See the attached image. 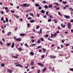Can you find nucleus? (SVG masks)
Returning <instances> with one entry per match:
<instances>
[{
    "label": "nucleus",
    "instance_id": "obj_9",
    "mask_svg": "<svg viewBox=\"0 0 73 73\" xmlns=\"http://www.w3.org/2000/svg\"><path fill=\"white\" fill-rule=\"evenodd\" d=\"M16 66H19L20 67H21L22 68H23V66H21V65L20 64H17L16 65Z\"/></svg>",
    "mask_w": 73,
    "mask_h": 73
},
{
    "label": "nucleus",
    "instance_id": "obj_59",
    "mask_svg": "<svg viewBox=\"0 0 73 73\" xmlns=\"http://www.w3.org/2000/svg\"><path fill=\"white\" fill-rule=\"evenodd\" d=\"M60 9V7H58L56 9V10H58V9Z\"/></svg>",
    "mask_w": 73,
    "mask_h": 73
},
{
    "label": "nucleus",
    "instance_id": "obj_50",
    "mask_svg": "<svg viewBox=\"0 0 73 73\" xmlns=\"http://www.w3.org/2000/svg\"><path fill=\"white\" fill-rule=\"evenodd\" d=\"M32 19V18L31 17H29L28 18V20H31Z\"/></svg>",
    "mask_w": 73,
    "mask_h": 73
},
{
    "label": "nucleus",
    "instance_id": "obj_39",
    "mask_svg": "<svg viewBox=\"0 0 73 73\" xmlns=\"http://www.w3.org/2000/svg\"><path fill=\"white\" fill-rule=\"evenodd\" d=\"M49 17L50 18H51V19H53V16H52V15H49Z\"/></svg>",
    "mask_w": 73,
    "mask_h": 73
},
{
    "label": "nucleus",
    "instance_id": "obj_30",
    "mask_svg": "<svg viewBox=\"0 0 73 73\" xmlns=\"http://www.w3.org/2000/svg\"><path fill=\"white\" fill-rule=\"evenodd\" d=\"M21 7H25V3H24V4H22L21 5Z\"/></svg>",
    "mask_w": 73,
    "mask_h": 73
},
{
    "label": "nucleus",
    "instance_id": "obj_56",
    "mask_svg": "<svg viewBox=\"0 0 73 73\" xmlns=\"http://www.w3.org/2000/svg\"><path fill=\"white\" fill-rule=\"evenodd\" d=\"M54 37H55L57 35V33H55V34H54Z\"/></svg>",
    "mask_w": 73,
    "mask_h": 73
},
{
    "label": "nucleus",
    "instance_id": "obj_49",
    "mask_svg": "<svg viewBox=\"0 0 73 73\" xmlns=\"http://www.w3.org/2000/svg\"><path fill=\"white\" fill-rule=\"evenodd\" d=\"M70 45V44L68 43V44H66V46H69Z\"/></svg>",
    "mask_w": 73,
    "mask_h": 73
},
{
    "label": "nucleus",
    "instance_id": "obj_7",
    "mask_svg": "<svg viewBox=\"0 0 73 73\" xmlns=\"http://www.w3.org/2000/svg\"><path fill=\"white\" fill-rule=\"evenodd\" d=\"M61 26L63 28H65V25H63V24H61Z\"/></svg>",
    "mask_w": 73,
    "mask_h": 73
},
{
    "label": "nucleus",
    "instance_id": "obj_22",
    "mask_svg": "<svg viewBox=\"0 0 73 73\" xmlns=\"http://www.w3.org/2000/svg\"><path fill=\"white\" fill-rule=\"evenodd\" d=\"M20 36H25V34L21 33L20 34Z\"/></svg>",
    "mask_w": 73,
    "mask_h": 73
},
{
    "label": "nucleus",
    "instance_id": "obj_13",
    "mask_svg": "<svg viewBox=\"0 0 73 73\" xmlns=\"http://www.w3.org/2000/svg\"><path fill=\"white\" fill-rule=\"evenodd\" d=\"M46 68H44L43 69V70L42 71V72L44 73V71H46Z\"/></svg>",
    "mask_w": 73,
    "mask_h": 73
},
{
    "label": "nucleus",
    "instance_id": "obj_20",
    "mask_svg": "<svg viewBox=\"0 0 73 73\" xmlns=\"http://www.w3.org/2000/svg\"><path fill=\"white\" fill-rule=\"evenodd\" d=\"M41 13H44L45 12V11L42 10L41 11Z\"/></svg>",
    "mask_w": 73,
    "mask_h": 73
},
{
    "label": "nucleus",
    "instance_id": "obj_42",
    "mask_svg": "<svg viewBox=\"0 0 73 73\" xmlns=\"http://www.w3.org/2000/svg\"><path fill=\"white\" fill-rule=\"evenodd\" d=\"M38 9L39 10H41V9H42V7H40L38 8Z\"/></svg>",
    "mask_w": 73,
    "mask_h": 73
},
{
    "label": "nucleus",
    "instance_id": "obj_45",
    "mask_svg": "<svg viewBox=\"0 0 73 73\" xmlns=\"http://www.w3.org/2000/svg\"><path fill=\"white\" fill-rule=\"evenodd\" d=\"M44 57H45V56H44V55H42V56H41V58H44Z\"/></svg>",
    "mask_w": 73,
    "mask_h": 73
},
{
    "label": "nucleus",
    "instance_id": "obj_29",
    "mask_svg": "<svg viewBox=\"0 0 73 73\" xmlns=\"http://www.w3.org/2000/svg\"><path fill=\"white\" fill-rule=\"evenodd\" d=\"M6 22L8 23V18L6 17Z\"/></svg>",
    "mask_w": 73,
    "mask_h": 73
},
{
    "label": "nucleus",
    "instance_id": "obj_51",
    "mask_svg": "<svg viewBox=\"0 0 73 73\" xmlns=\"http://www.w3.org/2000/svg\"><path fill=\"white\" fill-rule=\"evenodd\" d=\"M1 13H2V14L3 15L4 13V11H1Z\"/></svg>",
    "mask_w": 73,
    "mask_h": 73
},
{
    "label": "nucleus",
    "instance_id": "obj_24",
    "mask_svg": "<svg viewBox=\"0 0 73 73\" xmlns=\"http://www.w3.org/2000/svg\"><path fill=\"white\" fill-rule=\"evenodd\" d=\"M30 54H31V56H33L34 55V53L33 52H30Z\"/></svg>",
    "mask_w": 73,
    "mask_h": 73
},
{
    "label": "nucleus",
    "instance_id": "obj_33",
    "mask_svg": "<svg viewBox=\"0 0 73 73\" xmlns=\"http://www.w3.org/2000/svg\"><path fill=\"white\" fill-rule=\"evenodd\" d=\"M1 66H2V67H4V66H5V64L4 63H2L1 64Z\"/></svg>",
    "mask_w": 73,
    "mask_h": 73
},
{
    "label": "nucleus",
    "instance_id": "obj_61",
    "mask_svg": "<svg viewBox=\"0 0 73 73\" xmlns=\"http://www.w3.org/2000/svg\"><path fill=\"white\" fill-rule=\"evenodd\" d=\"M69 9H71V10H72V11H73V8H69Z\"/></svg>",
    "mask_w": 73,
    "mask_h": 73
},
{
    "label": "nucleus",
    "instance_id": "obj_43",
    "mask_svg": "<svg viewBox=\"0 0 73 73\" xmlns=\"http://www.w3.org/2000/svg\"><path fill=\"white\" fill-rule=\"evenodd\" d=\"M19 50L20 52H21L22 50V48L21 47H19Z\"/></svg>",
    "mask_w": 73,
    "mask_h": 73
},
{
    "label": "nucleus",
    "instance_id": "obj_48",
    "mask_svg": "<svg viewBox=\"0 0 73 73\" xmlns=\"http://www.w3.org/2000/svg\"><path fill=\"white\" fill-rule=\"evenodd\" d=\"M54 23H57V21L56 19H55L54 20Z\"/></svg>",
    "mask_w": 73,
    "mask_h": 73
},
{
    "label": "nucleus",
    "instance_id": "obj_55",
    "mask_svg": "<svg viewBox=\"0 0 73 73\" xmlns=\"http://www.w3.org/2000/svg\"><path fill=\"white\" fill-rule=\"evenodd\" d=\"M6 12L7 13H8L9 12V10H6Z\"/></svg>",
    "mask_w": 73,
    "mask_h": 73
},
{
    "label": "nucleus",
    "instance_id": "obj_37",
    "mask_svg": "<svg viewBox=\"0 0 73 73\" xmlns=\"http://www.w3.org/2000/svg\"><path fill=\"white\" fill-rule=\"evenodd\" d=\"M48 22H50L51 21H52V19H48Z\"/></svg>",
    "mask_w": 73,
    "mask_h": 73
},
{
    "label": "nucleus",
    "instance_id": "obj_23",
    "mask_svg": "<svg viewBox=\"0 0 73 73\" xmlns=\"http://www.w3.org/2000/svg\"><path fill=\"white\" fill-rule=\"evenodd\" d=\"M41 47V46H38L36 48V49H39V48H40Z\"/></svg>",
    "mask_w": 73,
    "mask_h": 73
},
{
    "label": "nucleus",
    "instance_id": "obj_46",
    "mask_svg": "<svg viewBox=\"0 0 73 73\" xmlns=\"http://www.w3.org/2000/svg\"><path fill=\"white\" fill-rule=\"evenodd\" d=\"M19 46V44H17L16 46V48H18V46Z\"/></svg>",
    "mask_w": 73,
    "mask_h": 73
},
{
    "label": "nucleus",
    "instance_id": "obj_58",
    "mask_svg": "<svg viewBox=\"0 0 73 73\" xmlns=\"http://www.w3.org/2000/svg\"><path fill=\"white\" fill-rule=\"evenodd\" d=\"M42 3H46V1H42Z\"/></svg>",
    "mask_w": 73,
    "mask_h": 73
},
{
    "label": "nucleus",
    "instance_id": "obj_53",
    "mask_svg": "<svg viewBox=\"0 0 73 73\" xmlns=\"http://www.w3.org/2000/svg\"><path fill=\"white\" fill-rule=\"evenodd\" d=\"M31 41L33 43L34 42H35V40H34L33 39L31 40Z\"/></svg>",
    "mask_w": 73,
    "mask_h": 73
},
{
    "label": "nucleus",
    "instance_id": "obj_34",
    "mask_svg": "<svg viewBox=\"0 0 73 73\" xmlns=\"http://www.w3.org/2000/svg\"><path fill=\"white\" fill-rule=\"evenodd\" d=\"M37 42L38 44H40L41 42V41H40V40H38L37 41Z\"/></svg>",
    "mask_w": 73,
    "mask_h": 73
},
{
    "label": "nucleus",
    "instance_id": "obj_52",
    "mask_svg": "<svg viewBox=\"0 0 73 73\" xmlns=\"http://www.w3.org/2000/svg\"><path fill=\"white\" fill-rule=\"evenodd\" d=\"M40 28V26H38L36 27V29H38V28Z\"/></svg>",
    "mask_w": 73,
    "mask_h": 73
},
{
    "label": "nucleus",
    "instance_id": "obj_47",
    "mask_svg": "<svg viewBox=\"0 0 73 73\" xmlns=\"http://www.w3.org/2000/svg\"><path fill=\"white\" fill-rule=\"evenodd\" d=\"M11 12L12 13H15V11H13V10H11Z\"/></svg>",
    "mask_w": 73,
    "mask_h": 73
},
{
    "label": "nucleus",
    "instance_id": "obj_60",
    "mask_svg": "<svg viewBox=\"0 0 73 73\" xmlns=\"http://www.w3.org/2000/svg\"><path fill=\"white\" fill-rule=\"evenodd\" d=\"M40 70H38V73H40Z\"/></svg>",
    "mask_w": 73,
    "mask_h": 73
},
{
    "label": "nucleus",
    "instance_id": "obj_27",
    "mask_svg": "<svg viewBox=\"0 0 73 73\" xmlns=\"http://www.w3.org/2000/svg\"><path fill=\"white\" fill-rule=\"evenodd\" d=\"M11 45V43H7V46H10Z\"/></svg>",
    "mask_w": 73,
    "mask_h": 73
},
{
    "label": "nucleus",
    "instance_id": "obj_18",
    "mask_svg": "<svg viewBox=\"0 0 73 73\" xmlns=\"http://www.w3.org/2000/svg\"><path fill=\"white\" fill-rule=\"evenodd\" d=\"M29 15L30 16H33V17H34V15L32 13H31L29 14Z\"/></svg>",
    "mask_w": 73,
    "mask_h": 73
},
{
    "label": "nucleus",
    "instance_id": "obj_26",
    "mask_svg": "<svg viewBox=\"0 0 73 73\" xmlns=\"http://www.w3.org/2000/svg\"><path fill=\"white\" fill-rule=\"evenodd\" d=\"M35 20H31L30 21V22L31 23H34V22H35Z\"/></svg>",
    "mask_w": 73,
    "mask_h": 73
},
{
    "label": "nucleus",
    "instance_id": "obj_62",
    "mask_svg": "<svg viewBox=\"0 0 73 73\" xmlns=\"http://www.w3.org/2000/svg\"><path fill=\"white\" fill-rule=\"evenodd\" d=\"M27 25H28V27H29L30 26V24L29 23H27Z\"/></svg>",
    "mask_w": 73,
    "mask_h": 73
},
{
    "label": "nucleus",
    "instance_id": "obj_17",
    "mask_svg": "<svg viewBox=\"0 0 73 73\" xmlns=\"http://www.w3.org/2000/svg\"><path fill=\"white\" fill-rule=\"evenodd\" d=\"M44 37H45V38H46V37H49V35L47 34L45 35H44Z\"/></svg>",
    "mask_w": 73,
    "mask_h": 73
},
{
    "label": "nucleus",
    "instance_id": "obj_44",
    "mask_svg": "<svg viewBox=\"0 0 73 73\" xmlns=\"http://www.w3.org/2000/svg\"><path fill=\"white\" fill-rule=\"evenodd\" d=\"M1 21H4V17H2V18H1Z\"/></svg>",
    "mask_w": 73,
    "mask_h": 73
},
{
    "label": "nucleus",
    "instance_id": "obj_41",
    "mask_svg": "<svg viewBox=\"0 0 73 73\" xmlns=\"http://www.w3.org/2000/svg\"><path fill=\"white\" fill-rule=\"evenodd\" d=\"M36 16L38 17H40V15L39 14H37Z\"/></svg>",
    "mask_w": 73,
    "mask_h": 73
},
{
    "label": "nucleus",
    "instance_id": "obj_6",
    "mask_svg": "<svg viewBox=\"0 0 73 73\" xmlns=\"http://www.w3.org/2000/svg\"><path fill=\"white\" fill-rule=\"evenodd\" d=\"M42 29H40V32L38 31L37 32L38 33V34H39V35H40V34H41V33H42Z\"/></svg>",
    "mask_w": 73,
    "mask_h": 73
},
{
    "label": "nucleus",
    "instance_id": "obj_3",
    "mask_svg": "<svg viewBox=\"0 0 73 73\" xmlns=\"http://www.w3.org/2000/svg\"><path fill=\"white\" fill-rule=\"evenodd\" d=\"M64 17H65V18H66V19H70V17L69 16L66 15H64Z\"/></svg>",
    "mask_w": 73,
    "mask_h": 73
},
{
    "label": "nucleus",
    "instance_id": "obj_25",
    "mask_svg": "<svg viewBox=\"0 0 73 73\" xmlns=\"http://www.w3.org/2000/svg\"><path fill=\"white\" fill-rule=\"evenodd\" d=\"M44 8H46V9H48V6H47L46 5H44Z\"/></svg>",
    "mask_w": 73,
    "mask_h": 73
},
{
    "label": "nucleus",
    "instance_id": "obj_2",
    "mask_svg": "<svg viewBox=\"0 0 73 73\" xmlns=\"http://www.w3.org/2000/svg\"><path fill=\"white\" fill-rule=\"evenodd\" d=\"M38 64L40 66H41V67H44V65L43 64L40 63H38Z\"/></svg>",
    "mask_w": 73,
    "mask_h": 73
},
{
    "label": "nucleus",
    "instance_id": "obj_10",
    "mask_svg": "<svg viewBox=\"0 0 73 73\" xmlns=\"http://www.w3.org/2000/svg\"><path fill=\"white\" fill-rule=\"evenodd\" d=\"M25 7H29L30 6V5L29 4H27V3H25Z\"/></svg>",
    "mask_w": 73,
    "mask_h": 73
},
{
    "label": "nucleus",
    "instance_id": "obj_5",
    "mask_svg": "<svg viewBox=\"0 0 73 73\" xmlns=\"http://www.w3.org/2000/svg\"><path fill=\"white\" fill-rule=\"evenodd\" d=\"M15 40L17 41H21V38H16L15 39Z\"/></svg>",
    "mask_w": 73,
    "mask_h": 73
},
{
    "label": "nucleus",
    "instance_id": "obj_21",
    "mask_svg": "<svg viewBox=\"0 0 73 73\" xmlns=\"http://www.w3.org/2000/svg\"><path fill=\"white\" fill-rule=\"evenodd\" d=\"M54 4L56 5H57L58 6H59V5H60L58 3L55 2L54 3Z\"/></svg>",
    "mask_w": 73,
    "mask_h": 73
},
{
    "label": "nucleus",
    "instance_id": "obj_40",
    "mask_svg": "<svg viewBox=\"0 0 73 73\" xmlns=\"http://www.w3.org/2000/svg\"><path fill=\"white\" fill-rule=\"evenodd\" d=\"M54 36V35L53 34H51V38H53V37Z\"/></svg>",
    "mask_w": 73,
    "mask_h": 73
},
{
    "label": "nucleus",
    "instance_id": "obj_1",
    "mask_svg": "<svg viewBox=\"0 0 73 73\" xmlns=\"http://www.w3.org/2000/svg\"><path fill=\"white\" fill-rule=\"evenodd\" d=\"M67 26L68 28L69 29H70L72 28V25L70 23H67Z\"/></svg>",
    "mask_w": 73,
    "mask_h": 73
},
{
    "label": "nucleus",
    "instance_id": "obj_64",
    "mask_svg": "<svg viewBox=\"0 0 73 73\" xmlns=\"http://www.w3.org/2000/svg\"><path fill=\"white\" fill-rule=\"evenodd\" d=\"M70 22L71 23H73V19H72L71 21H70Z\"/></svg>",
    "mask_w": 73,
    "mask_h": 73
},
{
    "label": "nucleus",
    "instance_id": "obj_15",
    "mask_svg": "<svg viewBox=\"0 0 73 73\" xmlns=\"http://www.w3.org/2000/svg\"><path fill=\"white\" fill-rule=\"evenodd\" d=\"M40 40L42 41H44V39L43 37H42L40 38Z\"/></svg>",
    "mask_w": 73,
    "mask_h": 73
},
{
    "label": "nucleus",
    "instance_id": "obj_28",
    "mask_svg": "<svg viewBox=\"0 0 73 73\" xmlns=\"http://www.w3.org/2000/svg\"><path fill=\"white\" fill-rule=\"evenodd\" d=\"M12 34V33L11 32H9L7 33V35L8 36H9L10 35H11Z\"/></svg>",
    "mask_w": 73,
    "mask_h": 73
},
{
    "label": "nucleus",
    "instance_id": "obj_14",
    "mask_svg": "<svg viewBox=\"0 0 73 73\" xmlns=\"http://www.w3.org/2000/svg\"><path fill=\"white\" fill-rule=\"evenodd\" d=\"M33 64H34V62L33 61H32L31 63V66H32V65H33Z\"/></svg>",
    "mask_w": 73,
    "mask_h": 73
},
{
    "label": "nucleus",
    "instance_id": "obj_38",
    "mask_svg": "<svg viewBox=\"0 0 73 73\" xmlns=\"http://www.w3.org/2000/svg\"><path fill=\"white\" fill-rule=\"evenodd\" d=\"M58 13L59 15H60V16H61V17H62V14H61V13H60V12H58Z\"/></svg>",
    "mask_w": 73,
    "mask_h": 73
},
{
    "label": "nucleus",
    "instance_id": "obj_8",
    "mask_svg": "<svg viewBox=\"0 0 73 73\" xmlns=\"http://www.w3.org/2000/svg\"><path fill=\"white\" fill-rule=\"evenodd\" d=\"M52 57L51 59H53V58H56V56H52V55L50 56V58Z\"/></svg>",
    "mask_w": 73,
    "mask_h": 73
},
{
    "label": "nucleus",
    "instance_id": "obj_54",
    "mask_svg": "<svg viewBox=\"0 0 73 73\" xmlns=\"http://www.w3.org/2000/svg\"><path fill=\"white\" fill-rule=\"evenodd\" d=\"M70 71H72V72H73V68H70Z\"/></svg>",
    "mask_w": 73,
    "mask_h": 73
},
{
    "label": "nucleus",
    "instance_id": "obj_63",
    "mask_svg": "<svg viewBox=\"0 0 73 73\" xmlns=\"http://www.w3.org/2000/svg\"><path fill=\"white\" fill-rule=\"evenodd\" d=\"M5 9L6 10H8V7H6L5 8Z\"/></svg>",
    "mask_w": 73,
    "mask_h": 73
},
{
    "label": "nucleus",
    "instance_id": "obj_11",
    "mask_svg": "<svg viewBox=\"0 0 73 73\" xmlns=\"http://www.w3.org/2000/svg\"><path fill=\"white\" fill-rule=\"evenodd\" d=\"M48 7L49 8H52V7H53V5L52 4L48 6Z\"/></svg>",
    "mask_w": 73,
    "mask_h": 73
},
{
    "label": "nucleus",
    "instance_id": "obj_35",
    "mask_svg": "<svg viewBox=\"0 0 73 73\" xmlns=\"http://www.w3.org/2000/svg\"><path fill=\"white\" fill-rule=\"evenodd\" d=\"M62 3H64V4H67V2L66 1H63Z\"/></svg>",
    "mask_w": 73,
    "mask_h": 73
},
{
    "label": "nucleus",
    "instance_id": "obj_32",
    "mask_svg": "<svg viewBox=\"0 0 73 73\" xmlns=\"http://www.w3.org/2000/svg\"><path fill=\"white\" fill-rule=\"evenodd\" d=\"M50 37H51L50 36H49V38H48V40H50V41H53V40H52V39H50Z\"/></svg>",
    "mask_w": 73,
    "mask_h": 73
},
{
    "label": "nucleus",
    "instance_id": "obj_57",
    "mask_svg": "<svg viewBox=\"0 0 73 73\" xmlns=\"http://www.w3.org/2000/svg\"><path fill=\"white\" fill-rule=\"evenodd\" d=\"M1 28H2V29H5V28H4V26L2 25L1 26Z\"/></svg>",
    "mask_w": 73,
    "mask_h": 73
},
{
    "label": "nucleus",
    "instance_id": "obj_4",
    "mask_svg": "<svg viewBox=\"0 0 73 73\" xmlns=\"http://www.w3.org/2000/svg\"><path fill=\"white\" fill-rule=\"evenodd\" d=\"M7 72H9V73H12L13 72L12 70H11L9 69H7Z\"/></svg>",
    "mask_w": 73,
    "mask_h": 73
},
{
    "label": "nucleus",
    "instance_id": "obj_19",
    "mask_svg": "<svg viewBox=\"0 0 73 73\" xmlns=\"http://www.w3.org/2000/svg\"><path fill=\"white\" fill-rule=\"evenodd\" d=\"M14 45H15V43H14V42H13L11 46V48H14Z\"/></svg>",
    "mask_w": 73,
    "mask_h": 73
},
{
    "label": "nucleus",
    "instance_id": "obj_12",
    "mask_svg": "<svg viewBox=\"0 0 73 73\" xmlns=\"http://www.w3.org/2000/svg\"><path fill=\"white\" fill-rule=\"evenodd\" d=\"M18 56H19V55H17L16 56H13V57L17 59L18 58Z\"/></svg>",
    "mask_w": 73,
    "mask_h": 73
},
{
    "label": "nucleus",
    "instance_id": "obj_31",
    "mask_svg": "<svg viewBox=\"0 0 73 73\" xmlns=\"http://www.w3.org/2000/svg\"><path fill=\"white\" fill-rule=\"evenodd\" d=\"M36 45V44H31L30 46H35Z\"/></svg>",
    "mask_w": 73,
    "mask_h": 73
},
{
    "label": "nucleus",
    "instance_id": "obj_36",
    "mask_svg": "<svg viewBox=\"0 0 73 73\" xmlns=\"http://www.w3.org/2000/svg\"><path fill=\"white\" fill-rule=\"evenodd\" d=\"M42 50L44 52H45L46 51V49L44 48H42Z\"/></svg>",
    "mask_w": 73,
    "mask_h": 73
},
{
    "label": "nucleus",
    "instance_id": "obj_16",
    "mask_svg": "<svg viewBox=\"0 0 73 73\" xmlns=\"http://www.w3.org/2000/svg\"><path fill=\"white\" fill-rule=\"evenodd\" d=\"M35 6V7H40V5L38 3H36Z\"/></svg>",
    "mask_w": 73,
    "mask_h": 73
}]
</instances>
